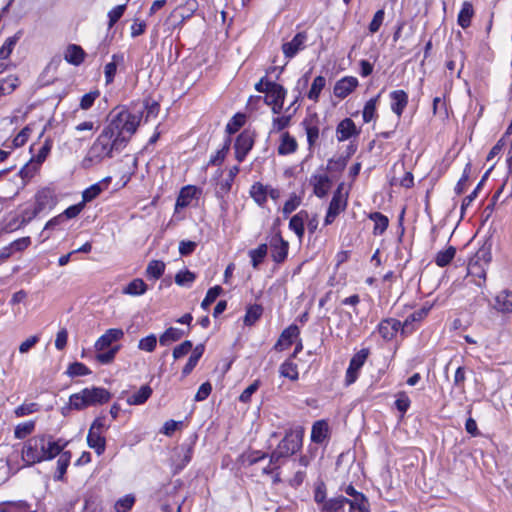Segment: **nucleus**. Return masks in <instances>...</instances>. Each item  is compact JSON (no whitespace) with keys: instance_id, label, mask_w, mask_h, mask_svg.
I'll use <instances>...</instances> for the list:
<instances>
[{"instance_id":"nucleus-1","label":"nucleus","mask_w":512,"mask_h":512,"mask_svg":"<svg viewBox=\"0 0 512 512\" xmlns=\"http://www.w3.org/2000/svg\"><path fill=\"white\" fill-rule=\"evenodd\" d=\"M67 442L51 436L36 435L29 438L23 445L21 456L26 466L51 460L64 450Z\"/></svg>"},{"instance_id":"nucleus-2","label":"nucleus","mask_w":512,"mask_h":512,"mask_svg":"<svg viewBox=\"0 0 512 512\" xmlns=\"http://www.w3.org/2000/svg\"><path fill=\"white\" fill-rule=\"evenodd\" d=\"M124 147L123 138L115 136L110 129L104 127L84 157L83 166L89 168L106 158H111L114 151H120Z\"/></svg>"},{"instance_id":"nucleus-3","label":"nucleus","mask_w":512,"mask_h":512,"mask_svg":"<svg viewBox=\"0 0 512 512\" xmlns=\"http://www.w3.org/2000/svg\"><path fill=\"white\" fill-rule=\"evenodd\" d=\"M141 121L139 113H132L125 108L116 109L111 114L109 124L106 126L113 134L123 138V144L129 141L136 132Z\"/></svg>"},{"instance_id":"nucleus-4","label":"nucleus","mask_w":512,"mask_h":512,"mask_svg":"<svg viewBox=\"0 0 512 512\" xmlns=\"http://www.w3.org/2000/svg\"><path fill=\"white\" fill-rule=\"evenodd\" d=\"M110 393L101 387L85 388L70 396L72 408L81 410L88 406L106 403L110 400Z\"/></svg>"},{"instance_id":"nucleus-5","label":"nucleus","mask_w":512,"mask_h":512,"mask_svg":"<svg viewBox=\"0 0 512 512\" xmlns=\"http://www.w3.org/2000/svg\"><path fill=\"white\" fill-rule=\"evenodd\" d=\"M491 260V254L488 250L480 249L474 258H472L468 264L467 275L475 283V285L481 287L486 281V273L489 262Z\"/></svg>"},{"instance_id":"nucleus-6","label":"nucleus","mask_w":512,"mask_h":512,"mask_svg":"<svg viewBox=\"0 0 512 512\" xmlns=\"http://www.w3.org/2000/svg\"><path fill=\"white\" fill-rule=\"evenodd\" d=\"M265 94V102L272 106L274 113H280L286 95L285 89L277 83L267 82L265 84Z\"/></svg>"},{"instance_id":"nucleus-7","label":"nucleus","mask_w":512,"mask_h":512,"mask_svg":"<svg viewBox=\"0 0 512 512\" xmlns=\"http://www.w3.org/2000/svg\"><path fill=\"white\" fill-rule=\"evenodd\" d=\"M304 431L302 428H297L286 433L285 437L278 444L280 448L279 453H284L287 457L297 452L302 446Z\"/></svg>"},{"instance_id":"nucleus-8","label":"nucleus","mask_w":512,"mask_h":512,"mask_svg":"<svg viewBox=\"0 0 512 512\" xmlns=\"http://www.w3.org/2000/svg\"><path fill=\"white\" fill-rule=\"evenodd\" d=\"M368 354L369 352L367 349H362L353 355L345 374L346 386L353 384L357 380L359 371L366 362Z\"/></svg>"},{"instance_id":"nucleus-9","label":"nucleus","mask_w":512,"mask_h":512,"mask_svg":"<svg viewBox=\"0 0 512 512\" xmlns=\"http://www.w3.org/2000/svg\"><path fill=\"white\" fill-rule=\"evenodd\" d=\"M346 206H347V198L342 193L341 188L339 187L337 189V191L334 193V195L330 201V204H329V207L327 210V214L324 219V224L325 225L332 224L335 221L336 217L342 211L345 210Z\"/></svg>"},{"instance_id":"nucleus-10","label":"nucleus","mask_w":512,"mask_h":512,"mask_svg":"<svg viewBox=\"0 0 512 512\" xmlns=\"http://www.w3.org/2000/svg\"><path fill=\"white\" fill-rule=\"evenodd\" d=\"M201 195V189L194 185H187L181 188L175 203V212H180L196 201Z\"/></svg>"},{"instance_id":"nucleus-11","label":"nucleus","mask_w":512,"mask_h":512,"mask_svg":"<svg viewBox=\"0 0 512 512\" xmlns=\"http://www.w3.org/2000/svg\"><path fill=\"white\" fill-rule=\"evenodd\" d=\"M308 36L306 32L297 33L290 41L282 44V52L290 60L306 48Z\"/></svg>"},{"instance_id":"nucleus-12","label":"nucleus","mask_w":512,"mask_h":512,"mask_svg":"<svg viewBox=\"0 0 512 512\" xmlns=\"http://www.w3.org/2000/svg\"><path fill=\"white\" fill-rule=\"evenodd\" d=\"M124 337V331L121 328L108 329L101 335L94 344L95 351H104L110 349L112 344Z\"/></svg>"},{"instance_id":"nucleus-13","label":"nucleus","mask_w":512,"mask_h":512,"mask_svg":"<svg viewBox=\"0 0 512 512\" xmlns=\"http://www.w3.org/2000/svg\"><path fill=\"white\" fill-rule=\"evenodd\" d=\"M254 144V135L249 131H243L236 139V159L242 162Z\"/></svg>"},{"instance_id":"nucleus-14","label":"nucleus","mask_w":512,"mask_h":512,"mask_svg":"<svg viewBox=\"0 0 512 512\" xmlns=\"http://www.w3.org/2000/svg\"><path fill=\"white\" fill-rule=\"evenodd\" d=\"M270 249L272 259L277 263H281L288 255L289 244L280 234H275L270 240Z\"/></svg>"},{"instance_id":"nucleus-15","label":"nucleus","mask_w":512,"mask_h":512,"mask_svg":"<svg viewBox=\"0 0 512 512\" xmlns=\"http://www.w3.org/2000/svg\"><path fill=\"white\" fill-rule=\"evenodd\" d=\"M300 330L297 325H290L284 329L274 345V349L277 351H283L288 349L296 340H298Z\"/></svg>"},{"instance_id":"nucleus-16","label":"nucleus","mask_w":512,"mask_h":512,"mask_svg":"<svg viewBox=\"0 0 512 512\" xmlns=\"http://www.w3.org/2000/svg\"><path fill=\"white\" fill-rule=\"evenodd\" d=\"M360 134L358 129L350 118H345L336 127V138L339 142H344L352 137H357Z\"/></svg>"},{"instance_id":"nucleus-17","label":"nucleus","mask_w":512,"mask_h":512,"mask_svg":"<svg viewBox=\"0 0 512 512\" xmlns=\"http://www.w3.org/2000/svg\"><path fill=\"white\" fill-rule=\"evenodd\" d=\"M310 183L313 186L314 194L319 198L324 197L331 188V180L324 171L314 174Z\"/></svg>"},{"instance_id":"nucleus-18","label":"nucleus","mask_w":512,"mask_h":512,"mask_svg":"<svg viewBox=\"0 0 512 512\" xmlns=\"http://www.w3.org/2000/svg\"><path fill=\"white\" fill-rule=\"evenodd\" d=\"M358 86L357 78L353 76H346L338 80L334 85V95L337 98L344 99L352 93Z\"/></svg>"},{"instance_id":"nucleus-19","label":"nucleus","mask_w":512,"mask_h":512,"mask_svg":"<svg viewBox=\"0 0 512 512\" xmlns=\"http://www.w3.org/2000/svg\"><path fill=\"white\" fill-rule=\"evenodd\" d=\"M402 328V323L396 319L389 318L383 320L379 326L378 331L385 340H391Z\"/></svg>"},{"instance_id":"nucleus-20","label":"nucleus","mask_w":512,"mask_h":512,"mask_svg":"<svg viewBox=\"0 0 512 512\" xmlns=\"http://www.w3.org/2000/svg\"><path fill=\"white\" fill-rule=\"evenodd\" d=\"M308 220V212L305 210L299 211L295 214L289 222V228L292 230L301 241L305 232V223Z\"/></svg>"},{"instance_id":"nucleus-21","label":"nucleus","mask_w":512,"mask_h":512,"mask_svg":"<svg viewBox=\"0 0 512 512\" xmlns=\"http://www.w3.org/2000/svg\"><path fill=\"white\" fill-rule=\"evenodd\" d=\"M40 213L36 207L33 208H25L21 211L19 215L15 217L13 221L8 224V227L13 230L20 228L27 223H29L32 219H34Z\"/></svg>"},{"instance_id":"nucleus-22","label":"nucleus","mask_w":512,"mask_h":512,"mask_svg":"<svg viewBox=\"0 0 512 512\" xmlns=\"http://www.w3.org/2000/svg\"><path fill=\"white\" fill-rule=\"evenodd\" d=\"M431 305L424 306L421 309L415 311L411 315H409L406 320L402 324V332L409 333L414 330V323L422 321L431 310Z\"/></svg>"},{"instance_id":"nucleus-23","label":"nucleus","mask_w":512,"mask_h":512,"mask_svg":"<svg viewBox=\"0 0 512 512\" xmlns=\"http://www.w3.org/2000/svg\"><path fill=\"white\" fill-rule=\"evenodd\" d=\"M493 307L501 313L512 312V292L503 290L499 292L495 297V303Z\"/></svg>"},{"instance_id":"nucleus-24","label":"nucleus","mask_w":512,"mask_h":512,"mask_svg":"<svg viewBox=\"0 0 512 512\" xmlns=\"http://www.w3.org/2000/svg\"><path fill=\"white\" fill-rule=\"evenodd\" d=\"M329 435V427L326 421H316L311 430V441L317 444L323 443Z\"/></svg>"},{"instance_id":"nucleus-25","label":"nucleus","mask_w":512,"mask_h":512,"mask_svg":"<svg viewBox=\"0 0 512 512\" xmlns=\"http://www.w3.org/2000/svg\"><path fill=\"white\" fill-rule=\"evenodd\" d=\"M88 446L95 450L97 455H102L105 451L106 440L102 433L89 429L87 435Z\"/></svg>"},{"instance_id":"nucleus-26","label":"nucleus","mask_w":512,"mask_h":512,"mask_svg":"<svg viewBox=\"0 0 512 512\" xmlns=\"http://www.w3.org/2000/svg\"><path fill=\"white\" fill-rule=\"evenodd\" d=\"M390 97L392 100L391 109L400 117L408 103V96L403 90H396L390 94Z\"/></svg>"},{"instance_id":"nucleus-27","label":"nucleus","mask_w":512,"mask_h":512,"mask_svg":"<svg viewBox=\"0 0 512 512\" xmlns=\"http://www.w3.org/2000/svg\"><path fill=\"white\" fill-rule=\"evenodd\" d=\"M348 499L343 496L331 498L323 503L320 512H345Z\"/></svg>"},{"instance_id":"nucleus-28","label":"nucleus","mask_w":512,"mask_h":512,"mask_svg":"<svg viewBox=\"0 0 512 512\" xmlns=\"http://www.w3.org/2000/svg\"><path fill=\"white\" fill-rule=\"evenodd\" d=\"M298 144L294 137L289 133L285 132L280 137V143L278 146V153L280 155H288L294 153L297 150Z\"/></svg>"},{"instance_id":"nucleus-29","label":"nucleus","mask_w":512,"mask_h":512,"mask_svg":"<svg viewBox=\"0 0 512 512\" xmlns=\"http://www.w3.org/2000/svg\"><path fill=\"white\" fill-rule=\"evenodd\" d=\"M147 288V284L142 279L136 278L122 289V293L130 296H140L146 293Z\"/></svg>"},{"instance_id":"nucleus-30","label":"nucleus","mask_w":512,"mask_h":512,"mask_svg":"<svg viewBox=\"0 0 512 512\" xmlns=\"http://www.w3.org/2000/svg\"><path fill=\"white\" fill-rule=\"evenodd\" d=\"M85 53L78 45H69L64 54V58L68 63L79 65L84 60Z\"/></svg>"},{"instance_id":"nucleus-31","label":"nucleus","mask_w":512,"mask_h":512,"mask_svg":"<svg viewBox=\"0 0 512 512\" xmlns=\"http://www.w3.org/2000/svg\"><path fill=\"white\" fill-rule=\"evenodd\" d=\"M267 186L256 182L250 188L249 194L259 206H263L267 201Z\"/></svg>"},{"instance_id":"nucleus-32","label":"nucleus","mask_w":512,"mask_h":512,"mask_svg":"<svg viewBox=\"0 0 512 512\" xmlns=\"http://www.w3.org/2000/svg\"><path fill=\"white\" fill-rule=\"evenodd\" d=\"M474 15L473 5L470 2L465 1L462 4L461 10L458 14L457 22L463 28H467L471 24V19Z\"/></svg>"},{"instance_id":"nucleus-33","label":"nucleus","mask_w":512,"mask_h":512,"mask_svg":"<svg viewBox=\"0 0 512 512\" xmlns=\"http://www.w3.org/2000/svg\"><path fill=\"white\" fill-rule=\"evenodd\" d=\"M35 199H36L35 207L40 212L42 210H44L47 206L54 204L53 192L47 188H44V189L38 191V193L35 196Z\"/></svg>"},{"instance_id":"nucleus-34","label":"nucleus","mask_w":512,"mask_h":512,"mask_svg":"<svg viewBox=\"0 0 512 512\" xmlns=\"http://www.w3.org/2000/svg\"><path fill=\"white\" fill-rule=\"evenodd\" d=\"M349 512H370L368 499L364 494H357L356 498L348 499Z\"/></svg>"},{"instance_id":"nucleus-35","label":"nucleus","mask_w":512,"mask_h":512,"mask_svg":"<svg viewBox=\"0 0 512 512\" xmlns=\"http://www.w3.org/2000/svg\"><path fill=\"white\" fill-rule=\"evenodd\" d=\"M0 512H37L30 511V506L25 501H7L0 503Z\"/></svg>"},{"instance_id":"nucleus-36","label":"nucleus","mask_w":512,"mask_h":512,"mask_svg":"<svg viewBox=\"0 0 512 512\" xmlns=\"http://www.w3.org/2000/svg\"><path fill=\"white\" fill-rule=\"evenodd\" d=\"M151 394L152 389L148 385H144L136 393L128 397L127 403L129 405H141L148 400Z\"/></svg>"},{"instance_id":"nucleus-37","label":"nucleus","mask_w":512,"mask_h":512,"mask_svg":"<svg viewBox=\"0 0 512 512\" xmlns=\"http://www.w3.org/2000/svg\"><path fill=\"white\" fill-rule=\"evenodd\" d=\"M369 218L374 222V228H373L374 235L383 234L389 224L388 218L379 212L371 213L369 215Z\"/></svg>"},{"instance_id":"nucleus-38","label":"nucleus","mask_w":512,"mask_h":512,"mask_svg":"<svg viewBox=\"0 0 512 512\" xmlns=\"http://www.w3.org/2000/svg\"><path fill=\"white\" fill-rule=\"evenodd\" d=\"M108 184H104L102 182L95 183L85 189L82 193V203L84 205L88 202L94 200L97 196H99L105 188H107Z\"/></svg>"},{"instance_id":"nucleus-39","label":"nucleus","mask_w":512,"mask_h":512,"mask_svg":"<svg viewBox=\"0 0 512 512\" xmlns=\"http://www.w3.org/2000/svg\"><path fill=\"white\" fill-rule=\"evenodd\" d=\"M203 352H204V346L203 345H198V346L195 347V349L193 350L192 355L189 357L186 365L184 366V368L182 370L183 376H187V375H189L191 373V371L197 365V363H198L199 359L201 358Z\"/></svg>"},{"instance_id":"nucleus-40","label":"nucleus","mask_w":512,"mask_h":512,"mask_svg":"<svg viewBox=\"0 0 512 512\" xmlns=\"http://www.w3.org/2000/svg\"><path fill=\"white\" fill-rule=\"evenodd\" d=\"M184 332L178 328L170 327L168 328L159 338V342L163 346H168L173 342L178 341Z\"/></svg>"},{"instance_id":"nucleus-41","label":"nucleus","mask_w":512,"mask_h":512,"mask_svg":"<svg viewBox=\"0 0 512 512\" xmlns=\"http://www.w3.org/2000/svg\"><path fill=\"white\" fill-rule=\"evenodd\" d=\"M59 458L57 460V472L58 474L55 476L57 480H62L67 468L71 461V453L69 451H61L59 454Z\"/></svg>"},{"instance_id":"nucleus-42","label":"nucleus","mask_w":512,"mask_h":512,"mask_svg":"<svg viewBox=\"0 0 512 512\" xmlns=\"http://www.w3.org/2000/svg\"><path fill=\"white\" fill-rule=\"evenodd\" d=\"M379 98H380V95H377L376 97L371 98L370 100H368L365 103V106H364L363 112H362L363 121L365 123H369L375 119L376 107H377Z\"/></svg>"},{"instance_id":"nucleus-43","label":"nucleus","mask_w":512,"mask_h":512,"mask_svg":"<svg viewBox=\"0 0 512 512\" xmlns=\"http://www.w3.org/2000/svg\"><path fill=\"white\" fill-rule=\"evenodd\" d=\"M303 125L309 147H313L319 138V128L312 120H304Z\"/></svg>"},{"instance_id":"nucleus-44","label":"nucleus","mask_w":512,"mask_h":512,"mask_svg":"<svg viewBox=\"0 0 512 512\" xmlns=\"http://www.w3.org/2000/svg\"><path fill=\"white\" fill-rule=\"evenodd\" d=\"M325 85H326V79L323 76H317L312 82V85L307 94V97L310 100L317 102L319 99V96L321 94V91L323 90Z\"/></svg>"},{"instance_id":"nucleus-45","label":"nucleus","mask_w":512,"mask_h":512,"mask_svg":"<svg viewBox=\"0 0 512 512\" xmlns=\"http://www.w3.org/2000/svg\"><path fill=\"white\" fill-rule=\"evenodd\" d=\"M456 250L454 247L450 246L445 250L439 251L435 257V263L439 267L447 266L455 257Z\"/></svg>"},{"instance_id":"nucleus-46","label":"nucleus","mask_w":512,"mask_h":512,"mask_svg":"<svg viewBox=\"0 0 512 512\" xmlns=\"http://www.w3.org/2000/svg\"><path fill=\"white\" fill-rule=\"evenodd\" d=\"M279 372L281 376L289 378L292 381L298 379L297 365L293 363L290 359L286 360L284 363L281 364Z\"/></svg>"},{"instance_id":"nucleus-47","label":"nucleus","mask_w":512,"mask_h":512,"mask_svg":"<svg viewBox=\"0 0 512 512\" xmlns=\"http://www.w3.org/2000/svg\"><path fill=\"white\" fill-rule=\"evenodd\" d=\"M165 270V263L160 260H152L149 262L146 268V274L148 277L159 279Z\"/></svg>"},{"instance_id":"nucleus-48","label":"nucleus","mask_w":512,"mask_h":512,"mask_svg":"<svg viewBox=\"0 0 512 512\" xmlns=\"http://www.w3.org/2000/svg\"><path fill=\"white\" fill-rule=\"evenodd\" d=\"M267 251V244H260L256 249L249 251V256L254 268H257L259 264L262 263L263 259L267 255Z\"/></svg>"},{"instance_id":"nucleus-49","label":"nucleus","mask_w":512,"mask_h":512,"mask_svg":"<svg viewBox=\"0 0 512 512\" xmlns=\"http://www.w3.org/2000/svg\"><path fill=\"white\" fill-rule=\"evenodd\" d=\"M35 429V421H27L18 424L14 429V437L16 439H24L30 435Z\"/></svg>"},{"instance_id":"nucleus-50","label":"nucleus","mask_w":512,"mask_h":512,"mask_svg":"<svg viewBox=\"0 0 512 512\" xmlns=\"http://www.w3.org/2000/svg\"><path fill=\"white\" fill-rule=\"evenodd\" d=\"M118 351L119 346H113L110 349H106L104 351H96V360L101 364H110L113 362Z\"/></svg>"},{"instance_id":"nucleus-51","label":"nucleus","mask_w":512,"mask_h":512,"mask_svg":"<svg viewBox=\"0 0 512 512\" xmlns=\"http://www.w3.org/2000/svg\"><path fill=\"white\" fill-rule=\"evenodd\" d=\"M195 278L196 276L193 272L181 270L175 275V283L179 286L188 287L194 282Z\"/></svg>"},{"instance_id":"nucleus-52","label":"nucleus","mask_w":512,"mask_h":512,"mask_svg":"<svg viewBox=\"0 0 512 512\" xmlns=\"http://www.w3.org/2000/svg\"><path fill=\"white\" fill-rule=\"evenodd\" d=\"M262 307L260 305L250 306L245 314L244 323L248 326L253 325L262 315Z\"/></svg>"},{"instance_id":"nucleus-53","label":"nucleus","mask_w":512,"mask_h":512,"mask_svg":"<svg viewBox=\"0 0 512 512\" xmlns=\"http://www.w3.org/2000/svg\"><path fill=\"white\" fill-rule=\"evenodd\" d=\"M156 346L157 338L154 334L141 338L138 342V349L145 352H153Z\"/></svg>"},{"instance_id":"nucleus-54","label":"nucleus","mask_w":512,"mask_h":512,"mask_svg":"<svg viewBox=\"0 0 512 512\" xmlns=\"http://www.w3.org/2000/svg\"><path fill=\"white\" fill-rule=\"evenodd\" d=\"M135 503V497L133 495H125L115 503L116 512H127Z\"/></svg>"},{"instance_id":"nucleus-55","label":"nucleus","mask_w":512,"mask_h":512,"mask_svg":"<svg viewBox=\"0 0 512 512\" xmlns=\"http://www.w3.org/2000/svg\"><path fill=\"white\" fill-rule=\"evenodd\" d=\"M126 10V4L117 5L108 12V28H112L123 16Z\"/></svg>"},{"instance_id":"nucleus-56","label":"nucleus","mask_w":512,"mask_h":512,"mask_svg":"<svg viewBox=\"0 0 512 512\" xmlns=\"http://www.w3.org/2000/svg\"><path fill=\"white\" fill-rule=\"evenodd\" d=\"M245 121H246V117L244 114H240V113L236 114L228 122V124L226 126L227 132L229 134H233V133L237 132L245 124Z\"/></svg>"},{"instance_id":"nucleus-57","label":"nucleus","mask_w":512,"mask_h":512,"mask_svg":"<svg viewBox=\"0 0 512 512\" xmlns=\"http://www.w3.org/2000/svg\"><path fill=\"white\" fill-rule=\"evenodd\" d=\"M221 292H222V288L220 286H214V287L210 288L207 291L206 296L201 303V307L204 310H207L209 308V306L217 299V297L220 295Z\"/></svg>"},{"instance_id":"nucleus-58","label":"nucleus","mask_w":512,"mask_h":512,"mask_svg":"<svg viewBox=\"0 0 512 512\" xmlns=\"http://www.w3.org/2000/svg\"><path fill=\"white\" fill-rule=\"evenodd\" d=\"M67 373L71 377H76L88 375L91 371L83 363L75 362L68 367Z\"/></svg>"},{"instance_id":"nucleus-59","label":"nucleus","mask_w":512,"mask_h":512,"mask_svg":"<svg viewBox=\"0 0 512 512\" xmlns=\"http://www.w3.org/2000/svg\"><path fill=\"white\" fill-rule=\"evenodd\" d=\"M18 37L13 36L5 40L4 44L0 47V59H7L12 53Z\"/></svg>"},{"instance_id":"nucleus-60","label":"nucleus","mask_w":512,"mask_h":512,"mask_svg":"<svg viewBox=\"0 0 512 512\" xmlns=\"http://www.w3.org/2000/svg\"><path fill=\"white\" fill-rule=\"evenodd\" d=\"M301 204V198L296 194L290 195L289 199L284 203L282 212L284 215H289L295 211Z\"/></svg>"},{"instance_id":"nucleus-61","label":"nucleus","mask_w":512,"mask_h":512,"mask_svg":"<svg viewBox=\"0 0 512 512\" xmlns=\"http://www.w3.org/2000/svg\"><path fill=\"white\" fill-rule=\"evenodd\" d=\"M119 57L117 55H113L112 62H109L105 65L104 74L106 84H110L114 80V76L117 71V59Z\"/></svg>"},{"instance_id":"nucleus-62","label":"nucleus","mask_w":512,"mask_h":512,"mask_svg":"<svg viewBox=\"0 0 512 512\" xmlns=\"http://www.w3.org/2000/svg\"><path fill=\"white\" fill-rule=\"evenodd\" d=\"M99 95H100V92L98 90L91 91V92L83 95L80 100V104H79L80 108L82 110L90 109L93 106L95 100L99 97Z\"/></svg>"},{"instance_id":"nucleus-63","label":"nucleus","mask_w":512,"mask_h":512,"mask_svg":"<svg viewBox=\"0 0 512 512\" xmlns=\"http://www.w3.org/2000/svg\"><path fill=\"white\" fill-rule=\"evenodd\" d=\"M38 409L39 405L37 403H24L18 406L15 409L14 413L17 417H23L38 411Z\"/></svg>"},{"instance_id":"nucleus-64","label":"nucleus","mask_w":512,"mask_h":512,"mask_svg":"<svg viewBox=\"0 0 512 512\" xmlns=\"http://www.w3.org/2000/svg\"><path fill=\"white\" fill-rule=\"evenodd\" d=\"M39 170V166L31 159L19 172L22 179H30Z\"/></svg>"}]
</instances>
